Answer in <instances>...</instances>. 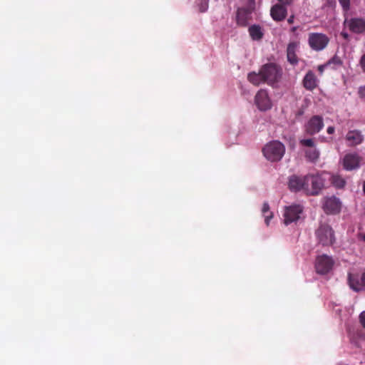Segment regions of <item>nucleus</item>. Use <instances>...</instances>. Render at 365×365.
Instances as JSON below:
<instances>
[{
    "label": "nucleus",
    "mask_w": 365,
    "mask_h": 365,
    "mask_svg": "<svg viewBox=\"0 0 365 365\" xmlns=\"http://www.w3.org/2000/svg\"><path fill=\"white\" fill-rule=\"evenodd\" d=\"M334 127L333 126H329L327 128V132L329 133V134H333L334 133Z\"/></svg>",
    "instance_id": "nucleus-34"
},
{
    "label": "nucleus",
    "mask_w": 365,
    "mask_h": 365,
    "mask_svg": "<svg viewBox=\"0 0 365 365\" xmlns=\"http://www.w3.org/2000/svg\"><path fill=\"white\" fill-rule=\"evenodd\" d=\"M344 25L356 34H365V19L361 17L345 19Z\"/></svg>",
    "instance_id": "nucleus-8"
},
{
    "label": "nucleus",
    "mask_w": 365,
    "mask_h": 365,
    "mask_svg": "<svg viewBox=\"0 0 365 365\" xmlns=\"http://www.w3.org/2000/svg\"><path fill=\"white\" fill-rule=\"evenodd\" d=\"M316 235L319 243L324 246L331 245L334 242V231L328 225L322 224L316 231Z\"/></svg>",
    "instance_id": "nucleus-5"
},
{
    "label": "nucleus",
    "mask_w": 365,
    "mask_h": 365,
    "mask_svg": "<svg viewBox=\"0 0 365 365\" xmlns=\"http://www.w3.org/2000/svg\"><path fill=\"white\" fill-rule=\"evenodd\" d=\"M329 41V36L323 33L312 32L308 35V44L312 50L317 52L324 50Z\"/></svg>",
    "instance_id": "nucleus-4"
},
{
    "label": "nucleus",
    "mask_w": 365,
    "mask_h": 365,
    "mask_svg": "<svg viewBox=\"0 0 365 365\" xmlns=\"http://www.w3.org/2000/svg\"><path fill=\"white\" fill-rule=\"evenodd\" d=\"M358 94L361 98H365V86L359 87Z\"/></svg>",
    "instance_id": "nucleus-29"
},
{
    "label": "nucleus",
    "mask_w": 365,
    "mask_h": 365,
    "mask_svg": "<svg viewBox=\"0 0 365 365\" xmlns=\"http://www.w3.org/2000/svg\"><path fill=\"white\" fill-rule=\"evenodd\" d=\"M343 10L347 12L350 9V0H339Z\"/></svg>",
    "instance_id": "nucleus-25"
},
{
    "label": "nucleus",
    "mask_w": 365,
    "mask_h": 365,
    "mask_svg": "<svg viewBox=\"0 0 365 365\" xmlns=\"http://www.w3.org/2000/svg\"><path fill=\"white\" fill-rule=\"evenodd\" d=\"M358 239L359 240H362V241L365 242V233H362V232L359 233Z\"/></svg>",
    "instance_id": "nucleus-35"
},
{
    "label": "nucleus",
    "mask_w": 365,
    "mask_h": 365,
    "mask_svg": "<svg viewBox=\"0 0 365 365\" xmlns=\"http://www.w3.org/2000/svg\"><path fill=\"white\" fill-rule=\"evenodd\" d=\"M334 0H327L328 3H331L332 1H334Z\"/></svg>",
    "instance_id": "nucleus-39"
},
{
    "label": "nucleus",
    "mask_w": 365,
    "mask_h": 365,
    "mask_svg": "<svg viewBox=\"0 0 365 365\" xmlns=\"http://www.w3.org/2000/svg\"><path fill=\"white\" fill-rule=\"evenodd\" d=\"M306 157L311 161H316L319 157V152L317 149H311L306 151Z\"/></svg>",
    "instance_id": "nucleus-24"
},
{
    "label": "nucleus",
    "mask_w": 365,
    "mask_h": 365,
    "mask_svg": "<svg viewBox=\"0 0 365 365\" xmlns=\"http://www.w3.org/2000/svg\"><path fill=\"white\" fill-rule=\"evenodd\" d=\"M264 157L269 161L277 162L283 157L285 148L284 145L278 140H274L267 143L262 150Z\"/></svg>",
    "instance_id": "nucleus-2"
},
{
    "label": "nucleus",
    "mask_w": 365,
    "mask_h": 365,
    "mask_svg": "<svg viewBox=\"0 0 365 365\" xmlns=\"http://www.w3.org/2000/svg\"><path fill=\"white\" fill-rule=\"evenodd\" d=\"M359 321L362 327L365 329V311L362 312L359 315Z\"/></svg>",
    "instance_id": "nucleus-28"
},
{
    "label": "nucleus",
    "mask_w": 365,
    "mask_h": 365,
    "mask_svg": "<svg viewBox=\"0 0 365 365\" xmlns=\"http://www.w3.org/2000/svg\"><path fill=\"white\" fill-rule=\"evenodd\" d=\"M288 187L292 192L303 191L306 194V178L304 176L292 175L288 180Z\"/></svg>",
    "instance_id": "nucleus-9"
},
{
    "label": "nucleus",
    "mask_w": 365,
    "mask_h": 365,
    "mask_svg": "<svg viewBox=\"0 0 365 365\" xmlns=\"http://www.w3.org/2000/svg\"><path fill=\"white\" fill-rule=\"evenodd\" d=\"M326 63L328 68L336 70L343 65V61L341 60V57L337 55H334Z\"/></svg>",
    "instance_id": "nucleus-20"
},
{
    "label": "nucleus",
    "mask_w": 365,
    "mask_h": 365,
    "mask_svg": "<svg viewBox=\"0 0 365 365\" xmlns=\"http://www.w3.org/2000/svg\"><path fill=\"white\" fill-rule=\"evenodd\" d=\"M299 46V41H289L287 47V61L292 66H296L299 63V58L297 55Z\"/></svg>",
    "instance_id": "nucleus-14"
},
{
    "label": "nucleus",
    "mask_w": 365,
    "mask_h": 365,
    "mask_svg": "<svg viewBox=\"0 0 365 365\" xmlns=\"http://www.w3.org/2000/svg\"><path fill=\"white\" fill-rule=\"evenodd\" d=\"M348 281L350 287L356 291L365 290V273L360 277L358 274H349Z\"/></svg>",
    "instance_id": "nucleus-15"
},
{
    "label": "nucleus",
    "mask_w": 365,
    "mask_h": 365,
    "mask_svg": "<svg viewBox=\"0 0 365 365\" xmlns=\"http://www.w3.org/2000/svg\"><path fill=\"white\" fill-rule=\"evenodd\" d=\"M345 139L349 146H356L364 141V135L361 130H349L345 136Z\"/></svg>",
    "instance_id": "nucleus-16"
},
{
    "label": "nucleus",
    "mask_w": 365,
    "mask_h": 365,
    "mask_svg": "<svg viewBox=\"0 0 365 365\" xmlns=\"http://www.w3.org/2000/svg\"><path fill=\"white\" fill-rule=\"evenodd\" d=\"M207 7V4L206 3V6H205V8H203V9H202V8H200V11H201L202 12H204V11L206 10Z\"/></svg>",
    "instance_id": "nucleus-37"
},
{
    "label": "nucleus",
    "mask_w": 365,
    "mask_h": 365,
    "mask_svg": "<svg viewBox=\"0 0 365 365\" xmlns=\"http://www.w3.org/2000/svg\"><path fill=\"white\" fill-rule=\"evenodd\" d=\"M283 75L282 68L276 63H267L261 66L259 72H250L247 74L248 81L255 86L262 83L274 87L281 81Z\"/></svg>",
    "instance_id": "nucleus-1"
},
{
    "label": "nucleus",
    "mask_w": 365,
    "mask_h": 365,
    "mask_svg": "<svg viewBox=\"0 0 365 365\" xmlns=\"http://www.w3.org/2000/svg\"><path fill=\"white\" fill-rule=\"evenodd\" d=\"M237 21L240 26H245L247 25L246 14L242 10H238L237 14Z\"/></svg>",
    "instance_id": "nucleus-23"
},
{
    "label": "nucleus",
    "mask_w": 365,
    "mask_h": 365,
    "mask_svg": "<svg viewBox=\"0 0 365 365\" xmlns=\"http://www.w3.org/2000/svg\"><path fill=\"white\" fill-rule=\"evenodd\" d=\"M306 178V195H317L324 187V180L319 174H307Z\"/></svg>",
    "instance_id": "nucleus-3"
},
{
    "label": "nucleus",
    "mask_w": 365,
    "mask_h": 365,
    "mask_svg": "<svg viewBox=\"0 0 365 365\" xmlns=\"http://www.w3.org/2000/svg\"><path fill=\"white\" fill-rule=\"evenodd\" d=\"M326 68H328L327 63L318 66V71L320 73H322Z\"/></svg>",
    "instance_id": "nucleus-31"
},
{
    "label": "nucleus",
    "mask_w": 365,
    "mask_h": 365,
    "mask_svg": "<svg viewBox=\"0 0 365 365\" xmlns=\"http://www.w3.org/2000/svg\"><path fill=\"white\" fill-rule=\"evenodd\" d=\"M303 212V207L300 205H292L284 207L283 217L285 225L296 222Z\"/></svg>",
    "instance_id": "nucleus-6"
},
{
    "label": "nucleus",
    "mask_w": 365,
    "mask_h": 365,
    "mask_svg": "<svg viewBox=\"0 0 365 365\" xmlns=\"http://www.w3.org/2000/svg\"><path fill=\"white\" fill-rule=\"evenodd\" d=\"M323 210L328 215H335L341 210V202L334 196L326 197L323 202Z\"/></svg>",
    "instance_id": "nucleus-10"
},
{
    "label": "nucleus",
    "mask_w": 365,
    "mask_h": 365,
    "mask_svg": "<svg viewBox=\"0 0 365 365\" xmlns=\"http://www.w3.org/2000/svg\"><path fill=\"white\" fill-rule=\"evenodd\" d=\"M317 81L314 73L309 71L302 80V84L307 90L312 91L317 87Z\"/></svg>",
    "instance_id": "nucleus-18"
},
{
    "label": "nucleus",
    "mask_w": 365,
    "mask_h": 365,
    "mask_svg": "<svg viewBox=\"0 0 365 365\" xmlns=\"http://www.w3.org/2000/svg\"><path fill=\"white\" fill-rule=\"evenodd\" d=\"M279 1V3L281 4H283V5H289L291 4V2L292 1V0H278Z\"/></svg>",
    "instance_id": "nucleus-32"
},
{
    "label": "nucleus",
    "mask_w": 365,
    "mask_h": 365,
    "mask_svg": "<svg viewBox=\"0 0 365 365\" xmlns=\"http://www.w3.org/2000/svg\"><path fill=\"white\" fill-rule=\"evenodd\" d=\"M255 103L261 110H267L271 108L272 103L266 90H259L255 96Z\"/></svg>",
    "instance_id": "nucleus-12"
},
{
    "label": "nucleus",
    "mask_w": 365,
    "mask_h": 365,
    "mask_svg": "<svg viewBox=\"0 0 365 365\" xmlns=\"http://www.w3.org/2000/svg\"><path fill=\"white\" fill-rule=\"evenodd\" d=\"M341 36H342L344 39H346V40H347V39L349 38V35L347 33L344 32V31H342V32L341 33Z\"/></svg>",
    "instance_id": "nucleus-36"
},
{
    "label": "nucleus",
    "mask_w": 365,
    "mask_h": 365,
    "mask_svg": "<svg viewBox=\"0 0 365 365\" xmlns=\"http://www.w3.org/2000/svg\"><path fill=\"white\" fill-rule=\"evenodd\" d=\"M294 15H291L288 19H287V23L289 24H292L294 23Z\"/></svg>",
    "instance_id": "nucleus-33"
},
{
    "label": "nucleus",
    "mask_w": 365,
    "mask_h": 365,
    "mask_svg": "<svg viewBox=\"0 0 365 365\" xmlns=\"http://www.w3.org/2000/svg\"><path fill=\"white\" fill-rule=\"evenodd\" d=\"M324 127L323 118L319 115H314L305 125V130L309 135L319 133Z\"/></svg>",
    "instance_id": "nucleus-11"
},
{
    "label": "nucleus",
    "mask_w": 365,
    "mask_h": 365,
    "mask_svg": "<svg viewBox=\"0 0 365 365\" xmlns=\"http://www.w3.org/2000/svg\"><path fill=\"white\" fill-rule=\"evenodd\" d=\"M359 65L363 71L365 73V53L361 56L359 60Z\"/></svg>",
    "instance_id": "nucleus-27"
},
{
    "label": "nucleus",
    "mask_w": 365,
    "mask_h": 365,
    "mask_svg": "<svg viewBox=\"0 0 365 365\" xmlns=\"http://www.w3.org/2000/svg\"><path fill=\"white\" fill-rule=\"evenodd\" d=\"M331 183L336 188H343L346 185L345 180L339 175H333L330 179Z\"/></svg>",
    "instance_id": "nucleus-21"
},
{
    "label": "nucleus",
    "mask_w": 365,
    "mask_h": 365,
    "mask_svg": "<svg viewBox=\"0 0 365 365\" xmlns=\"http://www.w3.org/2000/svg\"><path fill=\"white\" fill-rule=\"evenodd\" d=\"M334 260L327 255L318 256L315 262V269L317 273L325 274L331 270L334 266Z\"/></svg>",
    "instance_id": "nucleus-7"
},
{
    "label": "nucleus",
    "mask_w": 365,
    "mask_h": 365,
    "mask_svg": "<svg viewBox=\"0 0 365 365\" xmlns=\"http://www.w3.org/2000/svg\"><path fill=\"white\" fill-rule=\"evenodd\" d=\"M287 14V9L285 5L276 4L270 9V15L275 21H283Z\"/></svg>",
    "instance_id": "nucleus-17"
},
{
    "label": "nucleus",
    "mask_w": 365,
    "mask_h": 365,
    "mask_svg": "<svg viewBox=\"0 0 365 365\" xmlns=\"http://www.w3.org/2000/svg\"><path fill=\"white\" fill-rule=\"evenodd\" d=\"M249 33L251 38L255 41H259L262 38L263 33L262 29L258 25H252L249 28Z\"/></svg>",
    "instance_id": "nucleus-19"
},
{
    "label": "nucleus",
    "mask_w": 365,
    "mask_h": 365,
    "mask_svg": "<svg viewBox=\"0 0 365 365\" xmlns=\"http://www.w3.org/2000/svg\"><path fill=\"white\" fill-rule=\"evenodd\" d=\"M361 158L357 153L346 154L343 158V167L346 170H353L359 168Z\"/></svg>",
    "instance_id": "nucleus-13"
},
{
    "label": "nucleus",
    "mask_w": 365,
    "mask_h": 365,
    "mask_svg": "<svg viewBox=\"0 0 365 365\" xmlns=\"http://www.w3.org/2000/svg\"><path fill=\"white\" fill-rule=\"evenodd\" d=\"M299 29V26H292L291 27L290 29V32L292 33L294 36L297 37L298 36V34L297 33V30Z\"/></svg>",
    "instance_id": "nucleus-30"
},
{
    "label": "nucleus",
    "mask_w": 365,
    "mask_h": 365,
    "mask_svg": "<svg viewBox=\"0 0 365 365\" xmlns=\"http://www.w3.org/2000/svg\"><path fill=\"white\" fill-rule=\"evenodd\" d=\"M363 190H364V192L365 193V181H364V185H363Z\"/></svg>",
    "instance_id": "nucleus-38"
},
{
    "label": "nucleus",
    "mask_w": 365,
    "mask_h": 365,
    "mask_svg": "<svg viewBox=\"0 0 365 365\" xmlns=\"http://www.w3.org/2000/svg\"><path fill=\"white\" fill-rule=\"evenodd\" d=\"M262 212L265 218L264 221H265L266 225H269V220L272 218L273 215L269 211V205L267 202H264L262 209Z\"/></svg>",
    "instance_id": "nucleus-22"
},
{
    "label": "nucleus",
    "mask_w": 365,
    "mask_h": 365,
    "mask_svg": "<svg viewBox=\"0 0 365 365\" xmlns=\"http://www.w3.org/2000/svg\"><path fill=\"white\" fill-rule=\"evenodd\" d=\"M300 143L307 147L313 148L314 146V142L312 139H304L300 141Z\"/></svg>",
    "instance_id": "nucleus-26"
}]
</instances>
